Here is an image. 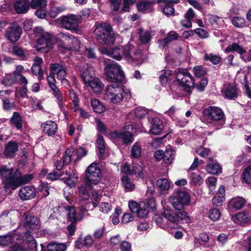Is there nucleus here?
<instances>
[{"instance_id":"nucleus-1","label":"nucleus","mask_w":251,"mask_h":251,"mask_svg":"<svg viewBox=\"0 0 251 251\" xmlns=\"http://www.w3.org/2000/svg\"><path fill=\"white\" fill-rule=\"evenodd\" d=\"M0 177L5 189L15 190L20 186L29 182L33 178L32 174L22 176L18 169L7 166L0 167Z\"/></svg>"},{"instance_id":"nucleus-2","label":"nucleus","mask_w":251,"mask_h":251,"mask_svg":"<svg viewBox=\"0 0 251 251\" xmlns=\"http://www.w3.org/2000/svg\"><path fill=\"white\" fill-rule=\"evenodd\" d=\"M153 220L159 226L164 229L177 228L180 221L185 223L190 222V218L186 212H176L171 209H164L161 215H155Z\"/></svg>"},{"instance_id":"nucleus-3","label":"nucleus","mask_w":251,"mask_h":251,"mask_svg":"<svg viewBox=\"0 0 251 251\" xmlns=\"http://www.w3.org/2000/svg\"><path fill=\"white\" fill-rule=\"evenodd\" d=\"M97 41L101 44H111L115 41L114 34L111 26L103 23L95 25L94 31Z\"/></svg>"},{"instance_id":"nucleus-4","label":"nucleus","mask_w":251,"mask_h":251,"mask_svg":"<svg viewBox=\"0 0 251 251\" xmlns=\"http://www.w3.org/2000/svg\"><path fill=\"white\" fill-rule=\"evenodd\" d=\"M105 74L108 81L120 83L124 77V73L117 63L105 59Z\"/></svg>"},{"instance_id":"nucleus-5","label":"nucleus","mask_w":251,"mask_h":251,"mask_svg":"<svg viewBox=\"0 0 251 251\" xmlns=\"http://www.w3.org/2000/svg\"><path fill=\"white\" fill-rule=\"evenodd\" d=\"M34 33L37 38V50L46 52L52 49V35L50 34L41 27H35Z\"/></svg>"},{"instance_id":"nucleus-6","label":"nucleus","mask_w":251,"mask_h":251,"mask_svg":"<svg viewBox=\"0 0 251 251\" xmlns=\"http://www.w3.org/2000/svg\"><path fill=\"white\" fill-rule=\"evenodd\" d=\"M124 90L121 83H115L106 87L104 99L113 103L121 102L123 99Z\"/></svg>"},{"instance_id":"nucleus-7","label":"nucleus","mask_w":251,"mask_h":251,"mask_svg":"<svg viewBox=\"0 0 251 251\" xmlns=\"http://www.w3.org/2000/svg\"><path fill=\"white\" fill-rule=\"evenodd\" d=\"M56 40L63 48L77 51L81 46L80 41L70 34L63 32L56 35Z\"/></svg>"},{"instance_id":"nucleus-8","label":"nucleus","mask_w":251,"mask_h":251,"mask_svg":"<svg viewBox=\"0 0 251 251\" xmlns=\"http://www.w3.org/2000/svg\"><path fill=\"white\" fill-rule=\"evenodd\" d=\"M24 226L27 230V233H25L28 242H31L33 245L32 248L36 249L37 243L33 236L28 232H36L40 227V222L38 219L32 216H26L25 221L24 223Z\"/></svg>"},{"instance_id":"nucleus-9","label":"nucleus","mask_w":251,"mask_h":251,"mask_svg":"<svg viewBox=\"0 0 251 251\" xmlns=\"http://www.w3.org/2000/svg\"><path fill=\"white\" fill-rule=\"evenodd\" d=\"M101 177V170L96 163L90 164L86 170L85 184L91 187L92 185H96Z\"/></svg>"},{"instance_id":"nucleus-10","label":"nucleus","mask_w":251,"mask_h":251,"mask_svg":"<svg viewBox=\"0 0 251 251\" xmlns=\"http://www.w3.org/2000/svg\"><path fill=\"white\" fill-rule=\"evenodd\" d=\"M169 201L176 210L181 211L185 205L189 204L190 198L186 192L179 190L175 196L170 198Z\"/></svg>"},{"instance_id":"nucleus-11","label":"nucleus","mask_w":251,"mask_h":251,"mask_svg":"<svg viewBox=\"0 0 251 251\" xmlns=\"http://www.w3.org/2000/svg\"><path fill=\"white\" fill-rule=\"evenodd\" d=\"M203 114L207 122L211 124L221 121L225 118L223 110L216 106L208 107L203 110Z\"/></svg>"},{"instance_id":"nucleus-12","label":"nucleus","mask_w":251,"mask_h":251,"mask_svg":"<svg viewBox=\"0 0 251 251\" xmlns=\"http://www.w3.org/2000/svg\"><path fill=\"white\" fill-rule=\"evenodd\" d=\"M176 79L180 86L187 92H189L194 85L193 78L187 70H179L176 74Z\"/></svg>"},{"instance_id":"nucleus-13","label":"nucleus","mask_w":251,"mask_h":251,"mask_svg":"<svg viewBox=\"0 0 251 251\" xmlns=\"http://www.w3.org/2000/svg\"><path fill=\"white\" fill-rule=\"evenodd\" d=\"M132 128V126L129 125L125 126L122 131H114L111 133L110 135L112 138L120 140L124 144H128L133 141V134L126 129L129 128Z\"/></svg>"},{"instance_id":"nucleus-14","label":"nucleus","mask_w":251,"mask_h":251,"mask_svg":"<svg viewBox=\"0 0 251 251\" xmlns=\"http://www.w3.org/2000/svg\"><path fill=\"white\" fill-rule=\"evenodd\" d=\"M80 17L77 15L71 14L63 16L61 20V25L65 29L76 31L78 29Z\"/></svg>"},{"instance_id":"nucleus-15","label":"nucleus","mask_w":251,"mask_h":251,"mask_svg":"<svg viewBox=\"0 0 251 251\" xmlns=\"http://www.w3.org/2000/svg\"><path fill=\"white\" fill-rule=\"evenodd\" d=\"M122 53L128 61L132 62L140 58L141 51L134 46L128 44L122 46Z\"/></svg>"},{"instance_id":"nucleus-16","label":"nucleus","mask_w":251,"mask_h":251,"mask_svg":"<svg viewBox=\"0 0 251 251\" xmlns=\"http://www.w3.org/2000/svg\"><path fill=\"white\" fill-rule=\"evenodd\" d=\"M22 33V28L17 24L14 23L6 30L5 36L10 41L15 42L20 39Z\"/></svg>"},{"instance_id":"nucleus-17","label":"nucleus","mask_w":251,"mask_h":251,"mask_svg":"<svg viewBox=\"0 0 251 251\" xmlns=\"http://www.w3.org/2000/svg\"><path fill=\"white\" fill-rule=\"evenodd\" d=\"M80 74L83 83L85 84L94 78V68L93 66L85 65L80 67Z\"/></svg>"},{"instance_id":"nucleus-18","label":"nucleus","mask_w":251,"mask_h":251,"mask_svg":"<svg viewBox=\"0 0 251 251\" xmlns=\"http://www.w3.org/2000/svg\"><path fill=\"white\" fill-rule=\"evenodd\" d=\"M149 133L153 135L160 134L164 129V126L162 121L158 118H153L151 122Z\"/></svg>"},{"instance_id":"nucleus-19","label":"nucleus","mask_w":251,"mask_h":251,"mask_svg":"<svg viewBox=\"0 0 251 251\" xmlns=\"http://www.w3.org/2000/svg\"><path fill=\"white\" fill-rule=\"evenodd\" d=\"M23 70L24 67L22 65L17 66L13 72V75L6 76L2 80V84L7 86L16 83L17 76L22 75L21 73Z\"/></svg>"},{"instance_id":"nucleus-20","label":"nucleus","mask_w":251,"mask_h":251,"mask_svg":"<svg viewBox=\"0 0 251 251\" xmlns=\"http://www.w3.org/2000/svg\"><path fill=\"white\" fill-rule=\"evenodd\" d=\"M19 195L22 200H28L34 198L36 196L35 189L31 186H26L21 188Z\"/></svg>"},{"instance_id":"nucleus-21","label":"nucleus","mask_w":251,"mask_h":251,"mask_svg":"<svg viewBox=\"0 0 251 251\" xmlns=\"http://www.w3.org/2000/svg\"><path fill=\"white\" fill-rule=\"evenodd\" d=\"M30 0H17L14 3L15 11L19 14H25L31 7Z\"/></svg>"},{"instance_id":"nucleus-22","label":"nucleus","mask_w":251,"mask_h":251,"mask_svg":"<svg viewBox=\"0 0 251 251\" xmlns=\"http://www.w3.org/2000/svg\"><path fill=\"white\" fill-rule=\"evenodd\" d=\"M238 89L236 85L228 84L226 85L223 89V92L225 94V97L230 100L235 99L238 96Z\"/></svg>"},{"instance_id":"nucleus-23","label":"nucleus","mask_w":251,"mask_h":251,"mask_svg":"<svg viewBox=\"0 0 251 251\" xmlns=\"http://www.w3.org/2000/svg\"><path fill=\"white\" fill-rule=\"evenodd\" d=\"M103 53L111 57L120 60L124 54L122 53V46H118L111 49H105L103 50Z\"/></svg>"},{"instance_id":"nucleus-24","label":"nucleus","mask_w":251,"mask_h":251,"mask_svg":"<svg viewBox=\"0 0 251 251\" xmlns=\"http://www.w3.org/2000/svg\"><path fill=\"white\" fill-rule=\"evenodd\" d=\"M18 150V144L15 142L11 141L5 145L4 154L6 158H12Z\"/></svg>"},{"instance_id":"nucleus-25","label":"nucleus","mask_w":251,"mask_h":251,"mask_svg":"<svg viewBox=\"0 0 251 251\" xmlns=\"http://www.w3.org/2000/svg\"><path fill=\"white\" fill-rule=\"evenodd\" d=\"M34 62L32 66L31 69L34 75H38V78L41 80L43 78V72L42 70L41 64L43 63L41 58L36 57L34 59Z\"/></svg>"},{"instance_id":"nucleus-26","label":"nucleus","mask_w":251,"mask_h":251,"mask_svg":"<svg viewBox=\"0 0 251 251\" xmlns=\"http://www.w3.org/2000/svg\"><path fill=\"white\" fill-rule=\"evenodd\" d=\"M43 132L48 136L54 135L57 130V124L53 121H48L42 125Z\"/></svg>"},{"instance_id":"nucleus-27","label":"nucleus","mask_w":251,"mask_h":251,"mask_svg":"<svg viewBox=\"0 0 251 251\" xmlns=\"http://www.w3.org/2000/svg\"><path fill=\"white\" fill-rule=\"evenodd\" d=\"M207 171L211 174L218 175L222 172V168L217 161L212 157L209 158V162L206 167Z\"/></svg>"},{"instance_id":"nucleus-28","label":"nucleus","mask_w":251,"mask_h":251,"mask_svg":"<svg viewBox=\"0 0 251 251\" xmlns=\"http://www.w3.org/2000/svg\"><path fill=\"white\" fill-rule=\"evenodd\" d=\"M86 86H90L94 92L98 93L101 92L103 89L104 84L100 80L96 77L90 80V81L84 84Z\"/></svg>"},{"instance_id":"nucleus-29","label":"nucleus","mask_w":251,"mask_h":251,"mask_svg":"<svg viewBox=\"0 0 251 251\" xmlns=\"http://www.w3.org/2000/svg\"><path fill=\"white\" fill-rule=\"evenodd\" d=\"M52 91V94L55 98L59 108L62 111L64 110L66 101L65 99L63 96L62 93L60 91L58 87L51 89Z\"/></svg>"},{"instance_id":"nucleus-30","label":"nucleus","mask_w":251,"mask_h":251,"mask_svg":"<svg viewBox=\"0 0 251 251\" xmlns=\"http://www.w3.org/2000/svg\"><path fill=\"white\" fill-rule=\"evenodd\" d=\"M225 189L223 185L221 186L218 190L216 196L212 199L213 205L216 206H220L222 204L225 200Z\"/></svg>"},{"instance_id":"nucleus-31","label":"nucleus","mask_w":251,"mask_h":251,"mask_svg":"<svg viewBox=\"0 0 251 251\" xmlns=\"http://www.w3.org/2000/svg\"><path fill=\"white\" fill-rule=\"evenodd\" d=\"M65 209L68 221L71 222H76L78 220H80L76 215V210L74 206H65Z\"/></svg>"},{"instance_id":"nucleus-32","label":"nucleus","mask_w":251,"mask_h":251,"mask_svg":"<svg viewBox=\"0 0 251 251\" xmlns=\"http://www.w3.org/2000/svg\"><path fill=\"white\" fill-rule=\"evenodd\" d=\"M194 13L192 8H189L184 15V19L181 21L182 25L186 28L192 26V20L194 17Z\"/></svg>"},{"instance_id":"nucleus-33","label":"nucleus","mask_w":251,"mask_h":251,"mask_svg":"<svg viewBox=\"0 0 251 251\" xmlns=\"http://www.w3.org/2000/svg\"><path fill=\"white\" fill-rule=\"evenodd\" d=\"M246 202L245 199L242 197H237L231 199L229 203V206L236 210L241 209Z\"/></svg>"},{"instance_id":"nucleus-34","label":"nucleus","mask_w":251,"mask_h":251,"mask_svg":"<svg viewBox=\"0 0 251 251\" xmlns=\"http://www.w3.org/2000/svg\"><path fill=\"white\" fill-rule=\"evenodd\" d=\"M11 124L14 125L17 129H21L23 127V120L20 114L17 112H14L10 119Z\"/></svg>"},{"instance_id":"nucleus-35","label":"nucleus","mask_w":251,"mask_h":251,"mask_svg":"<svg viewBox=\"0 0 251 251\" xmlns=\"http://www.w3.org/2000/svg\"><path fill=\"white\" fill-rule=\"evenodd\" d=\"M15 234L9 233L4 235H0V245L5 247L14 242Z\"/></svg>"},{"instance_id":"nucleus-36","label":"nucleus","mask_w":251,"mask_h":251,"mask_svg":"<svg viewBox=\"0 0 251 251\" xmlns=\"http://www.w3.org/2000/svg\"><path fill=\"white\" fill-rule=\"evenodd\" d=\"M148 111L144 108L138 107L135 109L133 114L131 112L128 114L127 117L128 118H130L134 115L136 119H140L144 118L148 114Z\"/></svg>"},{"instance_id":"nucleus-37","label":"nucleus","mask_w":251,"mask_h":251,"mask_svg":"<svg viewBox=\"0 0 251 251\" xmlns=\"http://www.w3.org/2000/svg\"><path fill=\"white\" fill-rule=\"evenodd\" d=\"M156 185L159 191L161 192L165 191L170 189V182L166 178H160L156 180Z\"/></svg>"},{"instance_id":"nucleus-38","label":"nucleus","mask_w":251,"mask_h":251,"mask_svg":"<svg viewBox=\"0 0 251 251\" xmlns=\"http://www.w3.org/2000/svg\"><path fill=\"white\" fill-rule=\"evenodd\" d=\"M47 248L48 251H64L67 246L64 243L52 242L48 245Z\"/></svg>"},{"instance_id":"nucleus-39","label":"nucleus","mask_w":251,"mask_h":251,"mask_svg":"<svg viewBox=\"0 0 251 251\" xmlns=\"http://www.w3.org/2000/svg\"><path fill=\"white\" fill-rule=\"evenodd\" d=\"M77 51L86 56L89 58H95L96 57L94 50L92 48H88L81 45Z\"/></svg>"},{"instance_id":"nucleus-40","label":"nucleus","mask_w":251,"mask_h":251,"mask_svg":"<svg viewBox=\"0 0 251 251\" xmlns=\"http://www.w3.org/2000/svg\"><path fill=\"white\" fill-rule=\"evenodd\" d=\"M139 40L142 43H149L151 38V32L148 30H144L142 28L138 29Z\"/></svg>"},{"instance_id":"nucleus-41","label":"nucleus","mask_w":251,"mask_h":251,"mask_svg":"<svg viewBox=\"0 0 251 251\" xmlns=\"http://www.w3.org/2000/svg\"><path fill=\"white\" fill-rule=\"evenodd\" d=\"M93 110L97 113H101L105 110L104 106L97 99H93L91 102Z\"/></svg>"},{"instance_id":"nucleus-42","label":"nucleus","mask_w":251,"mask_h":251,"mask_svg":"<svg viewBox=\"0 0 251 251\" xmlns=\"http://www.w3.org/2000/svg\"><path fill=\"white\" fill-rule=\"evenodd\" d=\"M174 151L173 149H167L164 151L163 160L166 164H171L174 158Z\"/></svg>"},{"instance_id":"nucleus-43","label":"nucleus","mask_w":251,"mask_h":251,"mask_svg":"<svg viewBox=\"0 0 251 251\" xmlns=\"http://www.w3.org/2000/svg\"><path fill=\"white\" fill-rule=\"evenodd\" d=\"M159 80L163 85L167 84L169 77L170 76L172 71L169 70H162L160 72Z\"/></svg>"},{"instance_id":"nucleus-44","label":"nucleus","mask_w":251,"mask_h":251,"mask_svg":"<svg viewBox=\"0 0 251 251\" xmlns=\"http://www.w3.org/2000/svg\"><path fill=\"white\" fill-rule=\"evenodd\" d=\"M233 51H236L239 53L240 55H242L245 52V50L243 49V48L236 43H233L232 45H229L225 49V52L226 53Z\"/></svg>"},{"instance_id":"nucleus-45","label":"nucleus","mask_w":251,"mask_h":251,"mask_svg":"<svg viewBox=\"0 0 251 251\" xmlns=\"http://www.w3.org/2000/svg\"><path fill=\"white\" fill-rule=\"evenodd\" d=\"M121 180L126 191H131L134 190L135 185L126 175L123 176Z\"/></svg>"},{"instance_id":"nucleus-46","label":"nucleus","mask_w":251,"mask_h":251,"mask_svg":"<svg viewBox=\"0 0 251 251\" xmlns=\"http://www.w3.org/2000/svg\"><path fill=\"white\" fill-rule=\"evenodd\" d=\"M50 69L52 74L57 75L61 70L66 69V66L63 63H51L50 64Z\"/></svg>"},{"instance_id":"nucleus-47","label":"nucleus","mask_w":251,"mask_h":251,"mask_svg":"<svg viewBox=\"0 0 251 251\" xmlns=\"http://www.w3.org/2000/svg\"><path fill=\"white\" fill-rule=\"evenodd\" d=\"M204 58L205 60L209 61L215 65L219 64L221 59V58L219 55L213 54L212 53H205Z\"/></svg>"},{"instance_id":"nucleus-48","label":"nucleus","mask_w":251,"mask_h":251,"mask_svg":"<svg viewBox=\"0 0 251 251\" xmlns=\"http://www.w3.org/2000/svg\"><path fill=\"white\" fill-rule=\"evenodd\" d=\"M97 147L99 151V153L100 154V156H102L105 152V143L104 142L103 137L99 134L98 135V139L97 140Z\"/></svg>"},{"instance_id":"nucleus-49","label":"nucleus","mask_w":251,"mask_h":251,"mask_svg":"<svg viewBox=\"0 0 251 251\" xmlns=\"http://www.w3.org/2000/svg\"><path fill=\"white\" fill-rule=\"evenodd\" d=\"M15 107L14 102H11L8 98H5L2 100V108L6 111H11Z\"/></svg>"},{"instance_id":"nucleus-50","label":"nucleus","mask_w":251,"mask_h":251,"mask_svg":"<svg viewBox=\"0 0 251 251\" xmlns=\"http://www.w3.org/2000/svg\"><path fill=\"white\" fill-rule=\"evenodd\" d=\"M30 3L31 8L34 9L38 7H46L47 5L46 0H31Z\"/></svg>"},{"instance_id":"nucleus-51","label":"nucleus","mask_w":251,"mask_h":251,"mask_svg":"<svg viewBox=\"0 0 251 251\" xmlns=\"http://www.w3.org/2000/svg\"><path fill=\"white\" fill-rule=\"evenodd\" d=\"M131 156L137 158L140 156L141 153V148L137 143H135L132 147L131 150Z\"/></svg>"},{"instance_id":"nucleus-52","label":"nucleus","mask_w":251,"mask_h":251,"mask_svg":"<svg viewBox=\"0 0 251 251\" xmlns=\"http://www.w3.org/2000/svg\"><path fill=\"white\" fill-rule=\"evenodd\" d=\"M12 51L15 55L23 60H25L26 59L25 52L21 47L17 46H14Z\"/></svg>"},{"instance_id":"nucleus-53","label":"nucleus","mask_w":251,"mask_h":251,"mask_svg":"<svg viewBox=\"0 0 251 251\" xmlns=\"http://www.w3.org/2000/svg\"><path fill=\"white\" fill-rule=\"evenodd\" d=\"M136 213L139 217L142 218L148 215L149 211L146 208V204L145 203L141 202L139 203V208Z\"/></svg>"},{"instance_id":"nucleus-54","label":"nucleus","mask_w":251,"mask_h":251,"mask_svg":"<svg viewBox=\"0 0 251 251\" xmlns=\"http://www.w3.org/2000/svg\"><path fill=\"white\" fill-rule=\"evenodd\" d=\"M77 181V176L75 174L69 176L64 180L65 183L70 187H74Z\"/></svg>"},{"instance_id":"nucleus-55","label":"nucleus","mask_w":251,"mask_h":251,"mask_svg":"<svg viewBox=\"0 0 251 251\" xmlns=\"http://www.w3.org/2000/svg\"><path fill=\"white\" fill-rule=\"evenodd\" d=\"M232 24L236 27H242L246 24V21L243 17H235L232 20Z\"/></svg>"},{"instance_id":"nucleus-56","label":"nucleus","mask_w":251,"mask_h":251,"mask_svg":"<svg viewBox=\"0 0 251 251\" xmlns=\"http://www.w3.org/2000/svg\"><path fill=\"white\" fill-rule=\"evenodd\" d=\"M79 196L83 200L86 201L89 198V195L86 186H81L78 188Z\"/></svg>"},{"instance_id":"nucleus-57","label":"nucleus","mask_w":251,"mask_h":251,"mask_svg":"<svg viewBox=\"0 0 251 251\" xmlns=\"http://www.w3.org/2000/svg\"><path fill=\"white\" fill-rule=\"evenodd\" d=\"M65 10V7L63 6H54L52 7L50 11V15L51 18H55L58 14Z\"/></svg>"},{"instance_id":"nucleus-58","label":"nucleus","mask_w":251,"mask_h":251,"mask_svg":"<svg viewBox=\"0 0 251 251\" xmlns=\"http://www.w3.org/2000/svg\"><path fill=\"white\" fill-rule=\"evenodd\" d=\"M243 177L247 183H251V165L244 171Z\"/></svg>"},{"instance_id":"nucleus-59","label":"nucleus","mask_w":251,"mask_h":251,"mask_svg":"<svg viewBox=\"0 0 251 251\" xmlns=\"http://www.w3.org/2000/svg\"><path fill=\"white\" fill-rule=\"evenodd\" d=\"M221 213L219 210L217 208L211 209L209 213V217L213 221H216L219 219Z\"/></svg>"},{"instance_id":"nucleus-60","label":"nucleus","mask_w":251,"mask_h":251,"mask_svg":"<svg viewBox=\"0 0 251 251\" xmlns=\"http://www.w3.org/2000/svg\"><path fill=\"white\" fill-rule=\"evenodd\" d=\"M73 151L71 149L67 148L65 151V154L63 157V163L68 164L71 161V157L73 155Z\"/></svg>"},{"instance_id":"nucleus-61","label":"nucleus","mask_w":251,"mask_h":251,"mask_svg":"<svg viewBox=\"0 0 251 251\" xmlns=\"http://www.w3.org/2000/svg\"><path fill=\"white\" fill-rule=\"evenodd\" d=\"M196 152L202 157H205L209 155L210 150L201 146L196 149Z\"/></svg>"},{"instance_id":"nucleus-62","label":"nucleus","mask_w":251,"mask_h":251,"mask_svg":"<svg viewBox=\"0 0 251 251\" xmlns=\"http://www.w3.org/2000/svg\"><path fill=\"white\" fill-rule=\"evenodd\" d=\"M193 72L196 76L200 77L206 74V71L201 66H197L193 69Z\"/></svg>"},{"instance_id":"nucleus-63","label":"nucleus","mask_w":251,"mask_h":251,"mask_svg":"<svg viewBox=\"0 0 251 251\" xmlns=\"http://www.w3.org/2000/svg\"><path fill=\"white\" fill-rule=\"evenodd\" d=\"M132 175L137 174L139 176L142 175L143 168L141 166L137 164H134L132 166Z\"/></svg>"},{"instance_id":"nucleus-64","label":"nucleus","mask_w":251,"mask_h":251,"mask_svg":"<svg viewBox=\"0 0 251 251\" xmlns=\"http://www.w3.org/2000/svg\"><path fill=\"white\" fill-rule=\"evenodd\" d=\"M100 211L103 213H107L112 209V206L108 202H101L100 205Z\"/></svg>"}]
</instances>
